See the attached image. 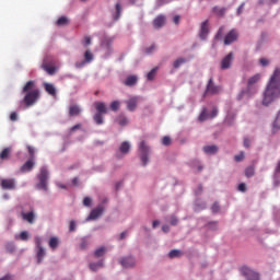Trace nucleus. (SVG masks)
I'll return each mask as SVG.
<instances>
[{
	"label": "nucleus",
	"instance_id": "obj_27",
	"mask_svg": "<svg viewBox=\"0 0 280 280\" xmlns=\"http://www.w3.org/2000/svg\"><path fill=\"white\" fill-rule=\"evenodd\" d=\"M45 91L47 92L48 95L56 96V88L51 83H45Z\"/></svg>",
	"mask_w": 280,
	"mask_h": 280
},
{
	"label": "nucleus",
	"instance_id": "obj_61",
	"mask_svg": "<svg viewBox=\"0 0 280 280\" xmlns=\"http://www.w3.org/2000/svg\"><path fill=\"white\" fill-rule=\"evenodd\" d=\"M27 150H28V154H31V159L33 160L34 159V149L28 145Z\"/></svg>",
	"mask_w": 280,
	"mask_h": 280
},
{
	"label": "nucleus",
	"instance_id": "obj_60",
	"mask_svg": "<svg viewBox=\"0 0 280 280\" xmlns=\"http://www.w3.org/2000/svg\"><path fill=\"white\" fill-rule=\"evenodd\" d=\"M244 148H250V140L248 138L244 139Z\"/></svg>",
	"mask_w": 280,
	"mask_h": 280
},
{
	"label": "nucleus",
	"instance_id": "obj_46",
	"mask_svg": "<svg viewBox=\"0 0 280 280\" xmlns=\"http://www.w3.org/2000/svg\"><path fill=\"white\" fill-rule=\"evenodd\" d=\"M27 237H30V234H27L26 231L20 233V240H22V242H27Z\"/></svg>",
	"mask_w": 280,
	"mask_h": 280
},
{
	"label": "nucleus",
	"instance_id": "obj_21",
	"mask_svg": "<svg viewBox=\"0 0 280 280\" xmlns=\"http://www.w3.org/2000/svg\"><path fill=\"white\" fill-rule=\"evenodd\" d=\"M12 154V148H4L0 153V161H8Z\"/></svg>",
	"mask_w": 280,
	"mask_h": 280
},
{
	"label": "nucleus",
	"instance_id": "obj_14",
	"mask_svg": "<svg viewBox=\"0 0 280 280\" xmlns=\"http://www.w3.org/2000/svg\"><path fill=\"white\" fill-rule=\"evenodd\" d=\"M165 22H166V18L165 15H158L154 20H153V27L155 30H161V27L165 26Z\"/></svg>",
	"mask_w": 280,
	"mask_h": 280
},
{
	"label": "nucleus",
	"instance_id": "obj_57",
	"mask_svg": "<svg viewBox=\"0 0 280 280\" xmlns=\"http://www.w3.org/2000/svg\"><path fill=\"white\" fill-rule=\"evenodd\" d=\"M173 23H175V25H178L180 23V15H175L173 18Z\"/></svg>",
	"mask_w": 280,
	"mask_h": 280
},
{
	"label": "nucleus",
	"instance_id": "obj_6",
	"mask_svg": "<svg viewBox=\"0 0 280 280\" xmlns=\"http://www.w3.org/2000/svg\"><path fill=\"white\" fill-rule=\"evenodd\" d=\"M49 178V172H47L46 167L40 168V173L38 175L39 184L37 185L38 189H43L47 191V179Z\"/></svg>",
	"mask_w": 280,
	"mask_h": 280
},
{
	"label": "nucleus",
	"instance_id": "obj_54",
	"mask_svg": "<svg viewBox=\"0 0 280 280\" xmlns=\"http://www.w3.org/2000/svg\"><path fill=\"white\" fill-rule=\"evenodd\" d=\"M10 119H11V121H16V119H19V115L15 112H13L10 115Z\"/></svg>",
	"mask_w": 280,
	"mask_h": 280
},
{
	"label": "nucleus",
	"instance_id": "obj_33",
	"mask_svg": "<svg viewBox=\"0 0 280 280\" xmlns=\"http://www.w3.org/2000/svg\"><path fill=\"white\" fill-rule=\"evenodd\" d=\"M70 21L69 18L67 16H60L57 22L56 25L62 26V25H69Z\"/></svg>",
	"mask_w": 280,
	"mask_h": 280
},
{
	"label": "nucleus",
	"instance_id": "obj_13",
	"mask_svg": "<svg viewBox=\"0 0 280 280\" xmlns=\"http://www.w3.org/2000/svg\"><path fill=\"white\" fill-rule=\"evenodd\" d=\"M208 35H209V20H206L205 22L201 23L199 36L201 40H206Z\"/></svg>",
	"mask_w": 280,
	"mask_h": 280
},
{
	"label": "nucleus",
	"instance_id": "obj_15",
	"mask_svg": "<svg viewBox=\"0 0 280 280\" xmlns=\"http://www.w3.org/2000/svg\"><path fill=\"white\" fill-rule=\"evenodd\" d=\"M102 213H104V207L98 206L97 208H95L91 211L88 220H97V218H100V215H102Z\"/></svg>",
	"mask_w": 280,
	"mask_h": 280
},
{
	"label": "nucleus",
	"instance_id": "obj_64",
	"mask_svg": "<svg viewBox=\"0 0 280 280\" xmlns=\"http://www.w3.org/2000/svg\"><path fill=\"white\" fill-rule=\"evenodd\" d=\"M70 231H75V221L70 222Z\"/></svg>",
	"mask_w": 280,
	"mask_h": 280
},
{
	"label": "nucleus",
	"instance_id": "obj_28",
	"mask_svg": "<svg viewBox=\"0 0 280 280\" xmlns=\"http://www.w3.org/2000/svg\"><path fill=\"white\" fill-rule=\"evenodd\" d=\"M45 255H47V253L45 252V248L37 247V264L43 262V259H45Z\"/></svg>",
	"mask_w": 280,
	"mask_h": 280
},
{
	"label": "nucleus",
	"instance_id": "obj_25",
	"mask_svg": "<svg viewBox=\"0 0 280 280\" xmlns=\"http://www.w3.org/2000/svg\"><path fill=\"white\" fill-rule=\"evenodd\" d=\"M119 16H121V3L117 2L115 11L113 12L114 21H119Z\"/></svg>",
	"mask_w": 280,
	"mask_h": 280
},
{
	"label": "nucleus",
	"instance_id": "obj_12",
	"mask_svg": "<svg viewBox=\"0 0 280 280\" xmlns=\"http://www.w3.org/2000/svg\"><path fill=\"white\" fill-rule=\"evenodd\" d=\"M233 52H230L229 55H226L222 61H221V69L226 70V69H231V65L233 62Z\"/></svg>",
	"mask_w": 280,
	"mask_h": 280
},
{
	"label": "nucleus",
	"instance_id": "obj_38",
	"mask_svg": "<svg viewBox=\"0 0 280 280\" xmlns=\"http://www.w3.org/2000/svg\"><path fill=\"white\" fill-rule=\"evenodd\" d=\"M117 121L119 126H128V118L126 116H118Z\"/></svg>",
	"mask_w": 280,
	"mask_h": 280
},
{
	"label": "nucleus",
	"instance_id": "obj_2",
	"mask_svg": "<svg viewBox=\"0 0 280 280\" xmlns=\"http://www.w3.org/2000/svg\"><path fill=\"white\" fill-rule=\"evenodd\" d=\"M261 80V74L256 73L247 80L246 90H242L237 96V100H242L244 97H253L255 93H257V83Z\"/></svg>",
	"mask_w": 280,
	"mask_h": 280
},
{
	"label": "nucleus",
	"instance_id": "obj_56",
	"mask_svg": "<svg viewBox=\"0 0 280 280\" xmlns=\"http://www.w3.org/2000/svg\"><path fill=\"white\" fill-rule=\"evenodd\" d=\"M80 128H82L81 124L74 125L71 129L70 132H75V130H80Z\"/></svg>",
	"mask_w": 280,
	"mask_h": 280
},
{
	"label": "nucleus",
	"instance_id": "obj_52",
	"mask_svg": "<svg viewBox=\"0 0 280 280\" xmlns=\"http://www.w3.org/2000/svg\"><path fill=\"white\" fill-rule=\"evenodd\" d=\"M211 209L213 213H218V211H220V206L218 203H213Z\"/></svg>",
	"mask_w": 280,
	"mask_h": 280
},
{
	"label": "nucleus",
	"instance_id": "obj_44",
	"mask_svg": "<svg viewBox=\"0 0 280 280\" xmlns=\"http://www.w3.org/2000/svg\"><path fill=\"white\" fill-rule=\"evenodd\" d=\"M162 144H163V145H172V138H170L168 136H165V137L162 139Z\"/></svg>",
	"mask_w": 280,
	"mask_h": 280
},
{
	"label": "nucleus",
	"instance_id": "obj_40",
	"mask_svg": "<svg viewBox=\"0 0 280 280\" xmlns=\"http://www.w3.org/2000/svg\"><path fill=\"white\" fill-rule=\"evenodd\" d=\"M159 70V68H153L148 74L147 78L148 80H154V78H156V71Z\"/></svg>",
	"mask_w": 280,
	"mask_h": 280
},
{
	"label": "nucleus",
	"instance_id": "obj_20",
	"mask_svg": "<svg viewBox=\"0 0 280 280\" xmlns=\"http://www.w3.org/2000/svg\"><path fill=\"white\" fill-rule=\"evenodd\" d=\"M218 150L219 148L215 144L203 147L205 154H218Z\"/></svg>",
	"mask_w": 280,
	"mask_h": 280
},
{
	"label": "nucleus",
	"instance_id": "obj_1",
	"mask_svg": "<svg viewBox=\"0 0 280 280\" xmlns=\"http://www.w3.org/2000/svg\"><path fill=\"white\" fill-rule=\"evenodd\" d=\"M280 97V68H276L264 92L262 105L270 106L273 100Z\"/></svg>",
	"mask_w": 280,
	"mask_h": 280
},
{
	"label": "nucleus",
	"instance_id": "obj_42",
	"mask_svg": "<svg viewBox=\"0 0 280 280\" xmlns=\"http://www.w3.org/2000/svg\"><path fill=\"white\" fill-rule=\"evenodd\" d=\"M154 51H156V45L152 44L150 47L144 49V52L150 56V54H154Z\"/></svg>",
	"mask_w": 280,
	"mask_h": 280
},
{
	"label": "nucleus",
	"instance_id": "obj_17",
	"mask_svg": "<svg viewBox=\"0 0 280 280\" xmlns=\"http://www.w3.org/2000/svg\"><path fill=\"white\" fill-rule=\"evenodd\" d=\"M139 82V78L135 74H130L122 81L125 86H135Z\"/></svg>",
	"mask_w": 280,
	"mask_h": 280
},
{
	"label": "nucleus",
	"instance_id": "obj_16",
	"mask_svg": "<svg viewBox=\"0 0 280 280\" xmlns=\"http://www.w3.org/2000/svg\"><path fill=\"white\" fill-rule=\"evenodd\" d=\"M0 185L2 189H14L16 187V182L12 178L2 179Z\"/></svg>",
	"mask_w": 280,
	"mask_h": 280
},
{
	"label": "nucleus",
	"instance_id": "obj_19",
	"mask_svg": "<svg viewBox=\"0 0 280 280\" xmlns=\"http://www.w3.org/2000/svg\"><path fill=\"white\" fill-rule=\"evenodd\" d=\"M22 218L23 220H25L26 222H28V224H34V220L36 219V215L34 214V212H22Z\"/></svg>",
	"mask_w": 280,
	"mask_h": 280
},
{
	"label": "nucleus",
	"instance_id": "obj_31",
	"mask_svg": "<svg viewBox=\"0 0 280 280\" xmlns=\"http://www.w3.org/2000/svg\"><path fill=\"white\" fill-rule=\"evenodd\" d=\"M42 69H44V71H47L49 75H54V73H56V67L49 66L47 63H43Z\"/></svg>",
	"mask_w": 280,
	"mask_h": 280
},
{
	"label": "nucleus",
	"instance_id": "obj_23",
	"mask_svg": "<svg viewBox=\"0 0 280 280\" xmlns=\"http://www.w3.org/2000/svg\"><path fill=\"white\" fill-rule=\"evenodd\" d=\"M59 244H60V241L58 240V237L52 236L49 238L48 246H49V248H51V250H56V248H58Z\"/></svg>",
	"mask_w": 280,
	"mask_h": 280
},
{
	"label": "nucleus",
	"instance_id": "obj_47",
	"mask_svg": "<svg viewBox=\"0 0 280 280\" xmlns=\"http://www.w3.org/2000/svg\"><path fill=\"white\" fill-rule=\"evenodd\" d=\"M234 160L236 163H240V161H244V151H242L240 154L234 156Z\"/></svg>",
	"mask_w": 280,
	"mask_h": 280
},
{
	"label": "nucleus",
	"instance_id": "obj_49",
	"mask_svg": "<svg viewBox=\"0 0 280 280\" xmlns=\"http://www.w3.org/2000/svg\"><path fill=\"white\" fill-rule=\"evenodd\" d=\"M91 202H92V200H91L90 197H85V198L83 199V205H84V207H91Z\"/></svg>",
	"mask_w": 280,
	"mask_h": 280
},
{
	"label": "nucleus",
	"instance_id": "obj_26",
	"mask_svg": "<svg viewBox=\"0 0 280 280\" xmlns=\"http://www.w3.org/2000/svg\"><path fill=\"white\" fill-rule=\"evenodd\" d=\"M112 45H113V38L110 37H105L101 44L103 49H107V51H110Z\"/></svg>",
	"mask_w": 280,
	"mask_h": 280
},
{
	"label": "nucleus",
	"instance_id": "obj_34",
	"mask_svg": "<svg viewBox=\"0 0 280 280\" xmlns=\"http://www.w3.org/2000/svg\"><path fill=\"white\" fill-rule=\"evenodd\" d=\"M104 255H106V247H104V246L97 248V249L94 252V256L97 257V258L104 257Z\"/></svg>",
	"mask_w": 280,
	"mask_h": 280
},
{
	"label": "nucleus",
	"instance_id": "obj_41",
	"mask_svg": "<svg viewBox=\"0 0 280 280\" xmlns=\"http://www.w3.org/2000/svg\"><path fill=\"white\" fill-rule=\"evenodd\" d=\"M182 253L178 249H172L168 254V257H171V259H174V257H180Z\"/></svg>",
	"mask_w": 280,
	"mask_h": 280
},
{
	"label": "nucleus",
	"instance_id": "obj_4",
	"mask_svg": "<svg viewBox=\"0 0 280 280\" xmlns=\"http://www.w3.org/2000/svg\"><path fill=\"white\" fill-rule=\"evenodd\" d=\"M38 97H40L39 90H33L31 92H26L23 102L25 103L26 108L30 106H34L35 102H38Z\"/></svg>",
	"mask_w": 280,
	"mask_h": 280
},
{
	"label": "nucleus",
	"instance_id": "obj_3",
	"mask_svg": "<svg viewBox=\"0 0 280 280\" xmlns=\"http://www.w3.org/2000/svg\"><path fill=\"white\" fill-rule=\"evenodd\" d=\"M94 106L97 113L94 115L93 119L97 126H102V124H104V115L108 113V107H106L104 102H95Z\"/></svg>",
	"mask_w": 280,
	"mask_h": 280
},
{
	"label": "nucleus",
	"instance_id": "obj_35",
	"mask_svg": "<svg viewBox=\"0 0 280 280\" xmlns=\"http://www.w3.org/2000/svg\"><path fill=\"white\" fill-rule=\"evenodd\" d=\"M185 62H187V59L178 58L177 60H175L173 62V67H174V69H178L179 67H183V65H185Z\"/></svg>",
	"mask_w": 280,
	"mask_h": 280
},
{
	"label": "nucleus",
	"instance_id": "obj_59",
	"mask_svg": "<svg viewBox=\"0 0 280 280\" xmlns=\"http://www.w3.org/2000/svg\"><path fill=\"white\" fill-rule=\"evenodd\" d=\"M0 280H14L12 275L8 273L4 277L0 278Z\"/></svg>",
	"mask_w": 280,
	"mask_h": 280
},
{
	"label": "nucleus",
	"instance_id": "obj_10",
	"mask_svg": "<svg viewBox=\"0 0 280 280\" xmlns=\"http://www.w3.org/2000/svg\"><path fill=\"white\" fill-rule=\"evenodd\" d=\"M119 264L122 266V268H135L137 261H135V258L132 256H127L122 257L119 260Z\"/></svg>",
	"mask_w": 280,
	"mask_h": 280
},
{
	"label": "nucleus",
	"instance_id": "obj_37",
	"mask_svg": "<svg viewBox=\"0 0 280 280\" xmlns=\"http://www.w3.org/2000/svg\"><path fill=\"white\" fill-rule=\"evenodd\" d=\"M119 106H121V103L119 101H113L110 103V109L114 110V113H117V110H119Z\"/></svg>",
	"mask_w": 280,
	"mask_h": 280
},
{
	"label": "nucleus",
	"instance_id": "obj_11",
	"mask_svg": "<svg viewBox=\"0 0 280 280\" xmlns=\"http://www.w3.org/2000/svg\"><path fill=\"white\" fill-rule=\"evenodd\" d=\"M237 38H238L237 31L232 30V31H230V32L225 35L224 45H231V44L235 43V40H237Z\"/></svg>",
	"mask_w": 280,
	"mask_h": 280
},
{
	"label": "nucleus",
	"instance_id": "obj_62",
	"mask_svg": "<svg viewBox=\"0 0 280 280\" xmlns=\"http://www.w3.org/2000/svg\"><path fill=\"white\" fill-rule=\"evenodd\" d=\"M7 250L9 253H14V245H12V244L7 245Z\"/></svg>",
	"mask_w": 280,
	"mask_h": 280
},
{
	"label": "nucleus",
	"instance_id": "obj_39",
	"mask_svg": "<svg viewBox=\"0 0 280 280\" xmlns=\"http://www.w3.org/2000/svg\"><path fill=\"white\" fill-rule=\"evenodd\" d=\"M209 119V114H207V108H203L199 115V121H207Z\"/></svg>",
	"mask_w": 280,
	"mask_h": 280
},
{
	"label": "nucleus",
	"instance_id": "obj_30",
	"mask_svg": "<svg viewBox=\"0 0 280 280\" xmlns=\"http://www.w3.org/2000/svg\"><path fill=\"white\" fill-rule=\"evenodd\" d=\"M98 268H104V261L101 260L98 262H91L90 264V270H92V272L97 271Z\"/></svg>",
	"mask_w": 280,
	"mask_h": 280
},
{
	"label": "nucleus",
	"instance_id": "obj_9",
	"mask_svg": "<svg viewBox=\"0 0 280 280\" xmlns=\"http://www.w3.org/2000/svg\"><path fill=\"white\" fill-rule=\"evenodd\" d=\"M125 104H127V109L130 110V113H135L139 105V96H130Z\"/></svg>",
	"mask_w": 280,
	"mask_h": 280
},
{
	"label": "nucleus",
	"instance_id": "obj_8",
	"mask_svg": "<svg viewBox=\"0 0 280 280\" xmlns=\"http://www.w3.org/2000/svg\"><path fill=\"white\" fill-rule=\"evenodd\" d=\"M139 151L141 153L142 165H148V154H150V147L145 144V141L140 142Z\"/></svg>",
	"mask_w": 280,
	"mask_h": 280
},
{
	"label": "nucleus",
	"instance_id": "obj_51",
	"mask_svg": "<svg viewBox=\"0 0 280 280\" xmlns=\"http://www.w3.org/2000/svg\"><path fill=\"white\" fill-rule=\"evenodd\" d=\"M210 119H213L214 117H218V108H213L212 112L209 115Z\"/></svg>",
	"mask_w": 280,
	"mask_h": 280
},
{
	"label": "nucleus",
	"instance_id": "obj_63",
	"mask_svg": "<svg viewBox=\"0 0 280 280\" xmlns=\"http://www.w3.org/2000/svg\"><path fill=\"white\" fill-rule=\"evenodd\" d=\"M244 5H245V3H242V4L238 7V9H237V14H238V15L242 14V12H244Z\"/></svg>",
	"mask_w": 280,
	"mask_h": 280
},
{
	"label": "nucleus",
	"instance_id": "obj_53",
	"mask_svg": "<svg viewBox=\"0 0 280 280\" xmlns=\"http://www.w3.org/2000/svg\"><path fill=\"white\" fill-rule=\"evenodd\" d=\"M80 246H81V249L84 250V248H86V246H89V241L82 240Z\"/></svg>",
	"mask_w": 280,
	"mask_h": 280
},
{
	"label": "nucleus",
	"instance_id": "obj_55",
	"mask_svg": "<svg viewBox=\"0 0 280 280\" xmlns=\"http://www.w3.org/2000/svg\"><path fill=\"white\" fill-rule=\"evenodd\" d=\"M42 242L43 241L40 240V237H38V236L35 237V244H36L37 248H43V246H40Z\"/></svg>",
	"mask_w": 280,
	"mask_h": 280
},
{
	"label": "nucleus",
	"instance_id": "obj_18",
	"mask_svg": "<svg viewBox=\"0 0 280 280\" xmlns=\"http://www.w3.org/2000/svg\"><path fill=\"white\" fill-rule=\"evenodd\" d=\"M35 86H36V82L27 81L22 90V93H32V91H38V89H35Z\"/></svg>",
	"mask_w": 280,
	"mask_h": 280
},
{
	"label": "nucleus",
	"instance_id": "obj_58",
	"mask_svg": "<svg viewBox=\"0 0 280 280\" xmlns=\"http://www.w3.org/2000/svg\"><path fill=\"white\" fill-rule=\"evenodd\" d=\"M238 191H246V184L245 183H241L238 185Z\"/></svg>",
	"mask_w": 280,
	"mask_h": 280
},
{
	"label": "nucleus",
	"instance_id": "obj_36",
	"mask_svg": "<svg viewBox=\"0 0 280 280\" xmlns=\"http://www.w3.org/2000/svg\"><path fill=\"white\" fill-rule=\"evenodd\" d=\"M245 176L246 178H252V176H255V166H248L245 170Z\"/></svg>",
	"mask_w": 280,
	"mask_h": 280
},
{
	"label": "nucleus",
	"instance_id": "obj_43",
	"mask_svg": "<svg viewBox=\"0 0 280 280\" xmlns=\"http://www.w3.org/2000/svg\"><path fill=\"white\" fill-rule=\"evenodd\" d=\"M85 62H91L93 60V52L91 50H86L84 52Z\"/></svg>",
	"mask_w": 280,
	"mask_h": 280
},
{
	"label": "nucleus",
	"instance_id": "obj_22",
	"mask_svg": "<svg viewBox=\"0 0 280 280\" xmlns=\"http://www.w3.org/2000/svg\"><path fill=\"white\" fill-rule=\"evenodd\" d=\"M34 168V160H28L24 163V165L21 167V172H32Z\"/></svg>",
	"mask_w": 280,
	"mask_h": 280
},
{
	"label": "nucleus",
	"instance_id": "obj_50",
	"mask_svg": "<svg viewBox=\"0 0 280 280\" xmlns=\"http://www.w3.org/2000/svg\"><path fill=\"white\" fill-rule=\"evenodd\" d=\"M171 224H172V226H176L178 224V218L172 215L171 217Z\"/></svg>",
	"mask_w": 280,
	"mask_h": 280
},
{
	"label": "nucleus",
	"instance_id": "obj_29",
	"mask_svg": "<svg viewBox=\"0 0 280 280\" xmlns=\"http://www.w3.org/2000/svg\"><path fill=\"white\" fill-rule=\"evenodd\" d=\"M212 12L217 16H224L226 14V8L214 7L212 8Z\"/></svg>",
	"mask_w": 280,
	"mask_h": 280
},
{
	"label": "nucleus",
	"instance_id": "obj_32",
	"mask_svg": "<svg viewBox=\"0 0 280 280\" xmlns=\"http://www.w3.org/2000/svg\"><path fill=\"white\" fill-rule=\"evenodd\" d=\"M119 150H120L121 154H128V152H130V143H128V142H126V141L122 142V143L120 144Z\"/></svg>",
	"mask_w": 280,
	"mask_h": 280
},
{
	"label": "nucleus",
	"instance_id": "obj_5",
	"mask_svg": "<svg viewBox=\"0 0 280 280\" xmlns=\"http://www.w3.org/2000/svg\"><path fill=\"white\" fill-rule=\"evenodd\" d=\"M241 273L243 275V277H245L246 280H261V276L259 275V272L246 266L241 268Z\"/></svg>",
	"mask_w": 280,
	"mask_h": 280
},
{
	"label": "nucleus",
	"instance_id": "obj_7",
	"mask_svg": "<svg viewBox=\"0 0 280 280\" xmlns=\"http://www.w3.org/2000/svg\"><path fill=\"white\" fill-rule=\"evenodd\" d=\"M220 91H222V89L220 86L213 84V79H210L207 84L203 97H207V95H218V93H220Z\"/></svg>",
	"mask_w": 280,
	"mask_h": 280
},
{
	"label": "nucleus",
	"instance_id": "obj_48",
	"mask_svg": "<svg viewBox=\"0 0 280 280\" xmlns=\"http://www.w3.org/2000/svg\"><path fill=\"white\" fill-rule=\"evenodd\" d=\"M259 63L261 65V67H268V65H270V61L267 58H260Z\"/></svg>",
	"mask_w": 280,
	"mask_h": 280
},
{
	"label": "nucleus",
	"instance_id": "obj_24",
	"mask_svg": "<svg viewBox=\"0 0 280 280\" xmlns=\"http://www.w3.org/2000/svg\"><path fill=\"white\" fill-rule=\"evenodd\" d=\"M80 113H82V109H80V107L78 105L70 106V108H69L70 117H78V115H80Z\"/></svg>",
	"mask_w": 280,
	"mask_h": 280
},
{
	"label": "nucleus",
	"instance_id": "obj_45",
	"mask_svg": "<svg viewBox=\"0 0 280 280\" xmlns=\"http://www.w3.org/2000/svg\"><path fill=\"white\" fill-rule=\"evenodd\" d=\"M83 47H89L91 45V36L86 35L82 40Z\"/></svg>",
	"mask_w": 280,
	"mask_h": 280
}]
</instances>
